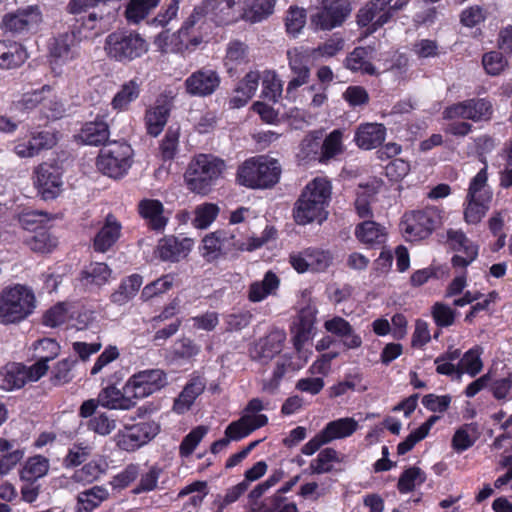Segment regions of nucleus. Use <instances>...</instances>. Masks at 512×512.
Here are the masks:
<instances>
[{
	"mask_svg": "<svg viewBox=\"0 0 512 512\" xmlns=\"http://www.w3.org/2000/svg\"><path fill=\"white\" fill-rule=\"evenodd\" d=\"M442 223V211L437 207H426L406 213L401 222V230L407 240L418 241L427 238Z\"/></svg>",
	"mask_w": 512,
	"mask_h": 512,
	"instance_id": "nucleus-5",
	"label": "nucleus"
},
{
	"mask_svg": "<svg viewBox=\"0 0 512 512\" xmlns=\"http://www.w3.org/2000/svg\"><path fill=\"white\" fill-rule=\"evenodd\" d=\"M482 64L487 74L497 76L504 71L508 62L500 52L490 51L483 55Z\"/></svg>",
	"mask_w": 512,
	"mask_h": 512,
	"instance_id": "nucleus-63",
	"label": "nucleus"
},
{
	"mask_svg": "<svg viewBox=\"0 0 512 512\" xmlns=\"http://www.w3.org/2000/svg\"><path fill=\"white\" fill-rule=\"evenodd\" d=\"M142 285V277L134 274L122 280L119 287L111 294L112 303L122 306L132 300Z\"/></svg>",
	"mask_w": 512,
	"mask_h": 512,
	"instance_id": "nucleus-36",
	"label": "nucleus"
},
{
	"mask_svg": "<svg viewBox=\"0 0 512 512\" xmlns=\"http://www.w3.org/2000/svg\"><path fill=\"white\" fill-rule=\"evenodd\" d=\"M328 252L314 248H308L301 252L292 253L289 256L291 266L298 273L307 271L321 272L327 269L331 263Z\"/></svg>",
	"mask_w": 512,
	"mask_h": 512,
	"instance_id": "nucleus-19",
	"label": "nucleus"
},
{
	"mask_svg": "<svg viewBox=\"0 0 512 512\" xmlns=\"http://www.w3.org/2000/svg\"><path fill=\"white\" fill-rule=\"evenodd\" d=\"M191 249V241L187 238L178 240L177 238L165 237L157 245V253L161 260L178 262L185 258Z\"/></svg>",
	"mask_w": 512,
	"mask_h": 512,
	"instance_id": "nucleus-27",
	"label": "nucleus"
},
{
	"mask_svg": "<svg viewBox=\"0 0 512 512\" xmlns=\"http://www.w3.org/2000/svg\"><path fill=\"white\" fill-rule=\"evenodd\" d=\"M494 109L487 98H471L445 108L443 118L447 120L462 118L473 122H486L492 118Z\"/></svg>",
	"mask_w": 512,
	"mask_h": 512,
	"instance_id": "nucleus-8",
	"label": "nucleus"
},
{
	"mask_svg": "<svg viewBox=\"0 0 512 512\" xmlns=\"http://www.w3.org/2000/svg\"><path fill=\"white\" fill-rule=\"evenodd\" d=\"M302 92L305 98L310 99V102L307 104L308 112L304 115L300 110L296 109L290 112L289 118L295 120L300 118L303 124H310L319 114V111L327 105L328 95L324 87L316 85L308 86Z\"/></svg>",
	"mask_w": 512,
	"mask_h": 512,
	"instance_id": "nucleus-22",
	"label": "nucleus"
},
{
	"mask_svg": "<svg viewBox=\"0 0 512 512\" xmlns=\"http://www.w3.org/2000/svg\"><path fill=\"white\" fill-rule=\"evenodd\" d=\"M221 78L211 69H200L185 80L186 92L191 96L205 97L211 95L220 85Z\"/></svg>",
	"mask_w": 512,
	"mask_h": 512,
	"instance_id": "nucleus-20",
	"label": "nucleus"
},
{
	"mask_svg": "<svg viewBox=\"0 0 512 512\" xmlns=\"http://www.w3.org/2000/svg\"><path fill=\"white\" fill-rule=\"evenodd\" d=\"M223 161L212 154H199L191 159L184 174L187 188L196 194L207 195L218 181Z\"/></svg>",
	"mask_w": 512,
	"mask_h": 512,
	"instance_id": "nucleus-2",
	"label": "nucleus"
},
{
	"mask_svg": "<svg viewBox=\"0 0 512 512\" xmlns=\"http://www.w3.org/2000/svg\"><path fill=\"white\" fill-rule=\"evenodd\" d=\"M280 280L276 274L268 271L262 281H256L250 285L249 300L260 302L269 295L275 294L279 288Z\"/></svg>",
	"mask_w": 512,
	"mask_h": 512,
	"instance_id": "nucleus-39",
	"label": "nucleus"
},
{
	"mask_svg": "<svg viewBox=\"0 0 512 512\" xmlns=\"http://www.w3.org/2000/svg\"><path fill=\"white\" fill-rule=\"evenodd\" d=\"M87 427L100 436H108L116 429L117 420L105 412H96L89 419Z\"/></svg>",
	"mask_w": 512,
	"mask_h": 512,
	"instance_id": "nucleus-52",
	"label": "nucleus"
},
{
	"mask_svg": "<svg viewBox=\"0 0 512 512\" xmlns=\"http://www.w3.org/2000/svg\"><path fill=\"white\" fill-rule=\"evenodd\" d=\"M104 50L110 59L129 63L148 51V43L136 32L117 30L106 37Z\"/></svg>",
	"mask_w": 512,
	"mask_h": 512,
	"instance_id": "nucleus-4",
	"label": "nucleus"
},
{
	"mask_svg": "<svg viewBox=\"0 0 512 512\" xmlns=\"http://www.w3.org/2000/svg\"><path fill=\"white\" fill-rule=\"evenodd\" d=\"M25 366L19 363H8L0 371V387L6 391L22 388L27 382Z\"/></svg>",
	"mask_w": 512,
	"mask_h": 512,
	"instance_id": "nucleus-33",
	"label": "nucleus"
},
{
	"mask_svg": "<svg viewBox=\"0 0 512 512\" xmlns=\"http://www.w3.org/2000/svg\"><path fill=\"white\" fill-rule=\"evenodd\" d=\"M25 243L34 252L49 253L57 246L58 241L47 229L40 228Z\"/></svg>",
	"mask_w": 512,
	"mask_h": 512,
	"instance_id": "nucleus-48",
	"label": "nucleus"
},
{
	"mask_svg": "<svg viewBox=\"0 0 512 512\" xmlns=\"http://www.w3.org/2000/svg\"><path fill=\"white\" fill-rule=\"evenodd\" d=\"M359 429V423L353 417H343L330 421L322 429L328 442L352 436Z\"/></svg>",
	"mask_w": 512,
	"mask_h": 512,
	"instance_id": "nucleus-32",
	"label": "nucleus"
},
{
	"mask_svg": "<svg viewBox=\"0 0 512 512\" xmlns=\"http://www.w3.org/2000/svg\"><path fill=\"white\" fill-rule=\"evenodd\" d=\"M98 403L108 409L129 410L136 405L132 394L117 389L113 385H109L101 390L97 398Z\"/></svg>",
	"mask_w": 512,
	"mask_h": 512,
	"instance_id": "nucleus-28",
	"label": "nucleus"
},
{
	"mask_svg": "<svg viewBox=\"0 0 512 512\" xmlns=\"http://www.w3.org/2000/svg\"><path fill=\"white\" fill-rule=\"evenodd\" d=\"M260 77V71L251 70L238 82L230 99L233 108L243 107L255 95Z\"/></svg>",
	"mask_w": 512,
	"mask_h": 512,
	"instance_id": "nucleus-26",
	"label": "nucleus"
},
{
	"mask_svg": "<svg viewBox=\"0 0 512 512\" xmlns=\"http://www.w3.org/2000/svg\"><path fill=\"white\" fill-rule=\"evenodd\" d=\"M79 138L88 145L105 144L109 138L108 124L97 120L86 123L79 133Z\"/></svg>",
	"mask_w": 512,
	"mask_h": 512,
	"instance_id": "nucleus-40",
	"label": "nucleus"
},
{
	"mask_svg": "<svg viewBox=\"0 0 512 512\" xmlns=\"http://www.w3.org/2000/svg\"><path fill=\"white\" fill-rule=\"evenodd\" d=\"M139 92V84L136 80H130L125 83L112 100L113 108L118 110L126 109L139 96Z\"/></svg>",
	"mask_w": 512,
	"mask_h": 512,
	"instance_id": "nucleus-56",
	"label": "nucleus"
},
{
	"mask_svg": "<svg viewBox=\"0 0 512 512\" xmlns=\"http://www.w3.org/2000/svg\"><path fill=\"white\" fill-rule=\"evenodd\" d=\"M426 480L425 473L418 467H410L406 469L400 476L398 481V490L405 494L413 491Z\"/></svg>",
	"mask_w": 512,
	"mask_h": 512,
	"instance_id": "nucleus-54",
	"label": "nucleus"
},
{
	"mask_svg": "<svg viewBox=\"0 0 512 512\" xmlns=\"http://www.w3.org/2000/svg\"><path fill=\"white\" fill-rule=\"evenodd\" d=\"M275 0H226V20L259 22L272 14Z\"/></svg>",
	"mask_w": 512,
	"mask_h": 512,
	"instance_id": "nucleus-9",
	"label": "nucleus"
},
{
	"mask_svg": "<svg viewBox=\"0 0 512 512\" xmlns=\"http://www.w3.org/2000/svg\"><path fill=\"white\" fill-rule=\"evenodd\" d=\"M371 48L357 47L346 58V67L353 72H361L363 74H374L375 68L370 62Z\"/></svg>",
	"mask_w": 512,
	"mask_h": 512,
	"instance_id": "nucleus-38",
	"label": "nucleus"
},
{
	"mask_svg": "<svg viewBox=\"0 0 512 512\" xmlns=\"http://www.w3.org/2000/svg\"><path fill=\"white\" fill-rule=\"evenodd\" d=\"M58 142L55 132L41 131L33 133L28 141H18L13 151L20 158H32L43 149H51Z\"/></svg>",
	"mask_w": 512,
	"mask_h": 512,
	"instance_id": "nucleus-21",
	"label": "nucleus"
},
{
	"mask_svg": "<svg viewBox=\"0 0 512 512\" xmlns=\"http://www.w3.org/2000/svg\"><path fill=\"white\" fill-rule=\"evenodd\" d=\"M27 58L26 52L18 45H7L0 41V68L12 69L20 66Z\"/></svg>",
	"mask_w": 512,
	"mask_h": 512,
	"instance_id": "nucleus-47",
	"label": "nucleus"
},
{
	"mask_svg": "<svg viewBox=\"0 0 512 512\" xmlns=\"http://www.w3.org/2000/svg\"><path fill=\"white\" fill-rule=\"evenodd\" d=\"M447 243L451 249L457 252L452 258L453 267L465 268L478 255V246L462 230H448Z\"/></svg>",
	"mask_w": 512,
	"mask_h": 512,
	"instance_id": "nucleus-18",
	"label": "nucleus"
},
{
	"mask_svg": "<svg viewBox=\"0 0 512 512\" xmlns=\"http://www.w3.org/2000/svg\"><path fill=\"white\" fill-rule=\"evenodd\" d=\"M259 512H298V508L294 502H285L281 495H274L262 503Z\"/></svg>",
	"mask_w": 512,
	"mask_h": 512,
	"instance_id": "nucleus-64",
	"label": "nucleus"
},
{
	"mask_svg": "<svg viewBox=\"0 0 512 512\" xmlns=\"http://www.w3.org/2000/svg\"><path fill=\"white\" fill-rule=\"evenodd\" d=\"M350 11L343 0H323L322 9L311 16V23L319 29L330 30L341 25Z\"/></svg>",
	"mask_w": 512,
	"mask_h": 512,
	"instance_id": "nucleus-16",
	"label": "nucleus"
},
{
	"mask_svg": "<svg viewBox=\"0 0 512 512\" xmlns=\"http://www.w3.org/2000/svg\"><path fill=\"white\" fill-rule=\"evenodd\" d=\"M337 462H339L338 452L333 448H325L311 461L309 469L312 474L328 473Z\"/></svg>",
	"mask_w": 512,
	"mask_h": 512,
	"instance_id": "nucleus-51",
	"label": "nucleus"
},
{
	"mask_svg": "<svg viewBox=\"0 0 512 512\" xmlns=\"http://www.w3.org/2000/svg\"><path fill=\"white\" fill-rule=\"evenodd\" d=\"M490 201L467 199L465 201L464 219L468 224H477L489 210Z\"/></svg>",
	"mask_w": 512,
	"mask_h": 512,
	"instance_id": "nucleus-58",
	"label": "nucleus"
},
{
	"mask_svg": "<svg viewBox=\"0 0 512 512\" xmlns=\"http://www.w3.org/2000/svg\"><path fill=\"white\" fill-rule=\"evenodd\" d=\"M289 67L292 72L310 71L307 67L309 59L313 60L310 48L294 47L287 51Z\"/></svg>",
	"mask_w": 512,
	"mask_h": 512,
	"instance_id": "nucleus-59",
	"label": "nucleus"
},
{
	"mask_svg": "<svg viewBox=\"0 0 512 512\" xmlns=\"http://www.w3.org/2000/svg\"><path fill=\"white\" fill-rule=\"evenodd\" d=\"M281 167L277 160L267 156L247 159L237 170V183L251 189H267L278 183Z\"/></svg>",
	"mask_w": 512,
	"mask_h": 512,
	"instance_id": "nucleus-1",
	"label": "nucleus"
},
{
	"mask_svg": "<svg viewBox=\"0 0 512 512\" xmlns=\"http://www.w3.org/2000/svg\"><path fill=\"white\" fill-rule=\"evenodd\" d=\"M121 228L115 216L108 214L104 225L94 238V249L102 253L108 251L119 239Z\"/></svg>",
	"mask_w": 512,
	"mask_h": 512,
	"instance_id": "nucleus-29",
	"label": "nucleus"
},
{
	"mask_svg": "<svg viewBox=\"0 0 512 512\" xmlns=\"http://www.w3.org/2000/svg\"><path fill=\"white\" fill-rule=\"evenodd\" d=\"M109 493L106 488L102 486H93L77 496L78 503L83 505L86 512H91L97 508L103 501L107 500Z\"/></svg>",
	"mask_w": 512,
	"mask_h": 512,
	"instance_id": "nucleus-50",
	"label": "nucleus"
},
{
	"mask_svg": "<svg viewBox=\"0 0 512 512\" xmlns=\"http://www.w3.org/2000/svg\"><path fill=\"white\" fill-rule=\"evenodd\" d=\"M219 208L211 203H205L196 207L195 217L192 221L194 227L198 229L207 228L217 217Z\"/></svg>",
	"mask_w": 512,
	"mask_h": 512,
	"instance_id": "nucleus-61",
	"label": "nucleus"
},
{
	"mask_svg": "<svg viewBox=\"0 0 512 512\" xmlns=\"http://www.w3.org/2000/svg\"><path fill=\"white\" fill-rule=\"evenodd\" d=\"M159 431L155 422H140L133 425H125L114 436L116 446L127 452H133L147 444Z\"/></svg>",
	"mask_w": 512,
	"mask_h": 512,
	"instance_id": "nucleus-10",
	"label": "nucleus"
},
{
	"mask_svg": "<svg viewBox=\"0 0 512 512\" xmlns=\"http://www.w3.org/2000/svg\"><path fill=\"white\" fill-rule=\"evenodd\" d=\"M80 31L71 30L54 39L50 48L52 63L67 64L80 56Z\"/></svg>",
	"mask_w": 512,
	"mask_h": 512,
	"instance_id": "nucleus-17",
	"label": "nucleus"
},
{
	"mask_svg": "<svg viewBox=\"0 0 512 512\" xmlns=\"http://www.w3.org/2000/svg\"><path fill=\"white\" fill-rule=\"evenodd\" d=\"M487 168H482L470 181L467 199L492 200V191L487 184Z\"/></svg>",
	"mask_w": 512,
	"mask_h": 512,
	"instance_id": "nucleus-46",
	"label": "nucleus"
},
{
	"mask_svg": "<svg viewBox=\"0 0 512 512\" xmlns=\"http://www.w3.org/2000/svg\"><path fill=\"white\" fill-rule=\"evenodd\" d=\"M139 211L152 229L161 230L165 227L167 220L163 216V205L160 201L143 200L139 205Z\"/></svg>",
	"mask_w": 512,
	"mask_h": 512,
	"instance_id": "nucleus-41",
	"label": "nucleus"
},
{
	"mask_svg": "<svg viewBox=\"0 0 512 512\" xmlns=\"http://www.w3.org/2000/svg\"><path fill=\"white\" fill-rule=\"evenodd\" d=\"M207 495V484L203 481H195L178 493V499L184 500L183 512H197Z\"/></svg>",
	"mask_w": 512,
	"mask_h": 512,
	"instance_id": "nucleus-30",
	"label": "nucleus"
},
{
	"mask_svg": "<svg viewBox=\"0 0 512 512\" xmlns=\"http://www.w3.org/2000/svg\"><path fill=\"white\" fill-rule=\"evenodd\" d=\"M386 137V128L379 123H364L358 126L354 141L364 150H371L381 145Z\"/></svg>",
	"mask_w": 512,
	"mask_h": 512,
	"instance_id": "nucleus-25",
	"label": "nucleus"
},
{
	"mask_svg": "<svg viewBox=\"0 0 512 512\" xmlns=\"http://www.w3.org/2000/svg\"><path fill=\"white\" fill-rule=\"evenodd\" d=\"M36 308L34 291L22 284L4 288L0 293V323L13 324L26 319Z\"/></svg>",
	"mask_w": 512,
	"mask_h": 512,
	"instance_id": "nucleus-3",
	"label": "nucleus"
},
{
	"mask_svg": "<svg viewBox=\"0 0 512 512\" xmlns=\"http://www.w3.org/2000/svg\"><path fill=\"white\" fill-rule=\"evenodd\" d=\"M264 409L265 405L261 399L254 398L250 400L243 416L226 428V441L242 439L254 430L266 425L268 418L261 413Z\"/></svg>",
	"mask_w": 512,
	"mask_h": 512,
	"instance_id": "nucleus-7",
	"label": "nucleus"
},
{
	"mask_svg": "<svg viewBox=\"0 0 512 512\" xmlns=\"http://www.w3.org/2000/svg\"><path fill=\"white\" fill-rule=\"evenodd\" d=\"M477 429L473 424H465L458 428L452 438V448L457 452L469 449L476 440Z\"/></svg>",
	"mask_w": 512,
	"mask_h": 512,
	"instance_id": "nucleus-55",
	"label": "nucleus"
},
{
	"mask_svg": "<svg viewBox=\"0 0 512 512\" xmlns=\"http://www.w3.org/2000/svg\"><path fill=\"white\" fill-rule=\"evenodd\" d=\"M332 185L326 177H316L310 181L302 191L301 195L310 200L320 202L322 206L328 207L331 200Z\"/></svg>",
	"mask_w": 512,
	"mask_h": 512,
	"instance_id": "nucleus-34",
	"label": "nucleus"
},
{
	"mask_svg": "<svg viewBox=\"0 0 512 512\" xmlns=\"http://www.w3.org/2000/svg\"><path fill=\"white\" fill-rule=\"evenodd\" d=\"M320 136L318 133L308 134L300 144V151L298 156L302 160H318L320 155Z\"/></svg>",
	"mask_w": 512,
	"mask_h": 512,
	"instance_id": "nucleus-62",
	"label": "nucleus"
},
{
	"mask_svg": "<svg viewBox=\"0 0 512 512\" xmlns=\"http://www.w3.org/2000/svg\"><path fill=\"white\" fill-rule=\"evenodd\" d=\"M112 271L105 263H91L81 273V282L84 286H103L105 285L110 277Z\"/></svg>",
	"mask_w": 512,
	"mask_h": 512,
	"instance_id": "nucleus-42",
	"label": "nucleus"
},
{
	"mask_svg": "<svg viewBox=\"0 0 512 512\" xmlns=\"http://www.w3.org/2000/svg\"><path fill=\"white\" fill-rule=\"evenodd\" d=\"M170 111L171 105L166 100L157 101L154 107L147 110L145 122L149 135L156 137L161 133L167 123Z\"/></svg>",
	"mask_w": 512,
	"mask_h": 512,
	"instance_id": "nucleus-31",
	"label": "nucleus"
},
{
	"mask_svg": "<svg viewBox=\"0 0 512 512\" xmlns=\"http://www.w3.org/2000/svg\"><path fill=\"white\" fill-rule=\"evenodd\" d=\"M41 22L39 7L30 5L6 14L2 19V27L13 34H23L37 30Z\"/></svg>",
	"mask_w": 512,
	"mask_h": 512,
	"instance_id": "nucleus-13",
	"label": "nucleus"
},
{
	"mask_svg": "<svg viewBox=\"0 0 512 512\" xmlns=\"http://www.w3.org/2000/svg\"><path fill=\"white\" fill-rule=\"evenodd\" d=\"M482 349L475 346L464 353L459 361L458 380L461 379L463 374H468L471 377L479 374L483 368L481 360Z\"/></svg>",
	"mask_w": 512,
	"mask_h": 512,
	"instance_id": "nucleus-45",
	"label": "nucleus"
},
{
	"mask_svg": "<svg viewBox=\"0 0 512 512\" xmlns=\"http://www.w3.org/2000/svg\"><path fill=\"white\" fill-rule=\"evenodd\" d=\"M262 83L261 96L272 102H277L282 95L283 83L274 70L265 69L260 72Z\"/></svg>",
	"mask_w": 512,
	"mask_h": 512,
	"instance_id": "nucleus-43",
	"label": "nucleus"
},
{
	"mask_svg": "<svg viewBox=\"0 0 512 512\" xmlns=\"http://www.w3.org/2000/svg\"><path fill=\"white\" fill-rule=\"evenodd\" d=\"M316 315V307L314 305H307L300 310L292 326L294 347L299 356L304 359V362H307L311 355V351H306L303 347L313 336Z\"/></svg>",
	"mask_w": 512,
	"mask_h": 512,
	"instance_id": "nucleus-12",
	"label": "nucleus"
},
{
	"mask_svg": "<svg viewBox=\"0 0 512 512\" xmlns=\"http://www.w3.org/2000/svg\"><path fill=\"white\" fill-rule=\"evenodd\" d=\"M344 151L343 131L335 129L330 132L321 145L319 162L325 163Z\"/></svg>",
	"mask_w": 512,
	"mask_h": 512,
	"instance_id": "nucleus-44",
	"label": "nucleus"
},
{
	"mask_svg": "<svg viewBox=\"0 0 512 512\" xmlns=\"http://www.w3.org/2000/svg\"><path fill=\"white\" fill-rule=\"evenodd\" d=\"M51 87L44 85L41 89L32 92L24 93L21 99L17 102V106L22 110H33L39 107L41 111L45 95L50 94Z\"/></svg>",
	"mask_w": 512,
	"mask_h": 512,
	"instance_id": "nucleus-60",
	"label": "nucleus"
},
{
	"mask_svg": "<svg viewBox=\"0 0 512 512\" xmlns=\"http://www.w3.org/2000/svg\"><path fill=\"white\" fill-rule=\"evenodd\" d=\"M203 257L211 262L222 255L224 246V233L220 230L206 235L203 240Z\"/></svg>",
	"mask_w": 512,
	"mask_h": 512,
	"instance_id": "nucleus-53",
	"label": "nucleus"
},
{
	"mask_svg": "<svg viewBox=\"0 0 512 512\" xmlns=\"http://www.w3.org/2000/svg\"><path fill=\"white\" fill-rule=\"evenodd\" d=\"M132 156L133 150L126 142H109L100 150L96 165L104 175L118 179L131 167Z\"/></svg>",
	"mask_w": 512,
	"mask_h": 512,
	"instance_id": "nucleus-6",
	"label": "nucleus"
},
{
	"mask_svg": "<svg viewBox=\"0 0 512 512\" xmlns=\"http://www.w3.org/2000/svg\"><path fill=\"white\" fill-rule=\"evenodd\" d=\"M205 384L200 378L192 379L183 391L180 393L178 398L174 401L173 409L177 413H184L188 411L195 399L204 391Z\"/></svg>",
	"mask_w": 512,
	"mask_h": 512,
	"instance_id": "nucleus-37",
	"label": "nucleus"
},
{
	"mask_svg": "<svg viewBox=\"0 0 512 512\" xmlns=\"http://www.w3.org/2000/svg\"><path fill=\"white\" fill-rule=\"evenodd\" d=\"M179 127H169L165 133L164 138L160 143V155L163 160H172L178 152L179 146Z\"/></svg>",
	"mask_w": 512,
	"mask_h": 512,
	"instance_id": "nucleus-57",
	"label": "nucleus"
},
{
	"mask_svg": "<svg viewBox=\"0 0 512 512\" xmlns=\"http://www.w3.org/2000/svg\"><path fill=\"white\" fill-rule=\"evenodd\" d=\"M34 184L38 194L46 201L57 198L63 190L61 172L47 163L40 164L35 169Z\"/></svg>",
	"mask_w": 512,
	"mask_h": 512,
	"instance_id": "nucleus-14",
	"label": "nucleus"
},
{
	"mask_svg": "<svg viewBox=\"0 0 512 512\" xmlns=\"http://www.w3.org/2000/svg\"><path fill=\"white\" fill-rule=\"evenodd\" d=\"M167 384V377L161 369H150L134 374L125 384V391L133 399H142L159 391Z\"/></svg>",
	"mask_w": 512,
	"mask_h": 512,
	"instance_id": "nucleus-11",
	"label": "nucleus"
},
{
	"mask_svg": "<svg viewBox=\"0 0 512 512\" xmlns=\"http://www.w3.org/2000/svg\"><path fill=\"white\" fill-rule=\"evenodd\" d=\"M327 207L322 206L320 202L310 200L300 195L294 208V219L299 225H306L311 222L322 223L327 219Z\"/></svg>",
	"mask_w": 512,
	"mask_h": 512,
	"instance_id": "nucleus-23",
	"label": "nucleus"
},
{
	"mask_svg": "<svg viewBox=\"0 0 512 512\" xmlns=\"http://www.w3.org/2000/svg\"><path fill=\"white\" fill-rule=\"evenodd\" d=\"M393 0H371L357 14V22L362 27H368L367 34L374 33L392 18L388 5Z\"/></svg>",
	"mask_w": 512,
	"mask_h": 512,
	"instance_id": "nucleus-15",
	"label": "nucleus"
},
{
	"mask_svg": "<svg viewBox=\"0 0 512 512\" xmlns=\"http://www.w3.org/2000/svg\"><path fill=\"white\" fill-rule=\"evenodd\" d=\"M356 238L365 245H380L386 240L385 228L378 223L367 220L355 229Z\"/></svg>",
	"mask_w": 512,
	"mask_h": 512,
	"instance_id": "nucleus-35",
	"label": "nucleus"
},
{
	"mask_svg": "<svg viewBox=\"0 0 512 512\" xmlns=\"http://www.w3.org/2000/svg\"><path fill=\"white\" fill-rule=\"evenodd\" d=\"M49 470V461L43 456L30 458L20 472V478L26 482H35L45 476Z\"/></svg>",
	"mask_w": 512,
	"mask_h": 512,
	"instance_id": "nucleus-49",
	"label": "nucleus"
},
{
	"mask_svg": "<svg viewBox=\"0 0 512 512\" xmlns=\"http://www.w3.org/2000/svg\"><path fill=\"white\" fill-rule=\"evenodd\" d=\"M284 340L285 334L282 331L270 332L254 345L251 350L252 358L261 363H267L281 352Z\"/></svg>",
	"mask_w": 512,
	"mask_h": 512,
	"instance_id": "nucleus-24",
	"label": "nucleus"
}]
</instances>
